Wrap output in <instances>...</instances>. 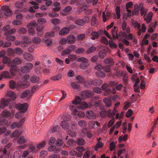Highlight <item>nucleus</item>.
Wrapping results in <instances>:
<instances>
[{
    "instance_id": "obj_10",
    "label": "nucleus",
    "mask_w": 158,
    "mask_h": 158,
    "mask_svg": "<svg viewBox=\"0 0 158 158\" xmlns=\"http://www.w3.org/2000/svg\"><path fill=\"white\" fill-rule=\"evenodd\" d=\"M117 27L114 26L111 30V34L112 37L114 40L118 39H119V35L117 33L118 30H117Z\"/></svg>"
},
{
    "instance_id": "obj_6",
    "label": "nucleus",
    "mask_w": 158,
    "mask_h": 158,
    "mask_svg": "<svg viewBox=\"0 0 158 158\" xmlns=\"http://www.w3.org/2000/svg\"><path fill=\"white\" fill-rule=\"evenodd\" d=\"M33 67V65L31 63L26 64L25 65L21 67L20 69V71L23 73H29Z\"/></svg>"
},
{
    "instance_id": "obj_49",
    "label": "nucleus",
    "mask_w": 158,
    "mask_h": 158,
    "mask_svg": "<svg viewBox=\"0 0 158 158\" xmlns=\"http://www.w3.org/2000/svg\"><path fill=\"white\" fill-rule=\"evenodd\" d=\"M72 9V7L70 6H67L65 7L63 10V11L64 13L66 14H69V12Z\"/></svg>"
},
{
    "instance_id": "obj_5",
    "label": "nucleus",
    "mask_w": 158,
    "mask_h": 158,
    "mask_svg": "<svg viewBox=\"0 0 158 158\" xmlns=\"http://www.w3.org/2000/svg\"><path fill=\"white\" fill-rule=\"evenodd\" d=\"M10 114L9 112L6 110H4L2 112V117L0 118V125H3L8 123V121L5 120L4 118L8 117Z\"/></svg>"
},
{
    "instance_id": "obj_50",
    "label": "nucleus",
    "mask_w": 158,
    "mask_h": 158,
    "mask_svg": "<svg viewBox=\"0 0 158 158\" xmlns=\"http://www.w3.org/2000/svg\"><path fill=\"white\" fill-rule=\"evenodd\" d=\"M28 152H36L37 150L35 149V146L32 145L31 144L29 148L28 149Z\"/></svg>"
},
{
    "instance_id": "obj_26",
    "label": "nucleus",
    "mask_w": 158,
    "mask_h": 158,
    "mask_svg": "<svg viewBox=\"0 0 158 158\" xmlns=\"http://www.w3.org/2000/svg\"><path fill=\"white\" fill-rule=\"evenodd\" d=\"M71 155L74 156H77V157H81L82 155V153H79L76 151L72 150L70 152Z\"/></svg>"
},
{
    "instance_id": "obj_21",
    "label": "nucleus",
    "mask_w": 158,
    "mask_h": 158,
    "mask_svg": "<svg viewBox=\"0 0 158 158\" xmlns=\"http://www.w3.org/2000/svg\"><path fill=\"white\" fill-rule=\"evenodd\" d=\"M24 59L28 61H30L33 60V56L31 55L28 53H25L23 54Z\"/></svg>"
},
{
    "instance_id": "obj_35",
    "label": "nucleus",
    "mask_w": 158,
    "mask_h": 158,
    "mask_svg": "<svg viewBox=\"0 0 158 158\" xmlns=\"http://www.w3.org/2000/svg\"><path fill=\"white\" fill-rule=\"evenodd\" d=\"M106 56V51L105 50H102L98 53V57H99L101 59H102Z\"/></svg>"
},
{
    "instance_id": "obj_60",
    "label": "nucleus",
    "mask_w": 158,
    "mask_h": 158,
    "mask_svg": "<svg viewBox=\"0 0 158 158\" xmlns=\"http://www.w3.org/2000/svg\"><path fill=\"white\" fill-rule=\"evenodd\" d=\"M71 52L69 48H68L64 50L62 52L61 54L62 56H64L70 53Z\"/></svg>"
},
{
    "instance_id": "obj_55",
    "label": "nucleus",
    "mask_w": 158,
    "mask_h": 158,
    "mask_svg": "<svg viewBox=\"0 0 158 158\" xmlns=\"http://www.w3.org/2000/svg\"><path fill=\"white\" fill-rule=\"evenodd\" d=\"M74 105H70L69 106V108L73 112H74L75 113H77V106L75 105V104Z\"/></svg>"
},
{
    "instance_id": "obj_11",
    "label": "nucleus",
    "mask_w": 158,
    "mask_h": 158,
    "mask_svg": "<svg viewBox=\"0 0 158 158\" xmlns=\"http://www.w3.org/2000/svg\"><path fill=\"white\" fill-rule=\"evenodd\" d=\"M70 31L69 27H64L62 28L59 32V35H65L68 34Z\"/></svg>"
},
{
    "instance_id": "obj_46",
    "label": "nucleus",
    "mask_w": 158,
    "mask_h": 158,
    "mask_svg": "<svg viewBox=\"0 0 158 158\" xmlns=\"http://www.w3.org/2000/svg\"><path fill=\"white\" fill-rule=\"evenodd\" d=\"M56 146L61 147L63 145L64 142L61 139H58L56 141Z\"/></svg>"
},
{
    "instance_id": "obj_29",
    "label": "nucleus",
    "mask_w": 158,
    "mask_h": 158,
    "mask_svg": "<svg viewBox=\"0 0 158 158\" xmlns=\"http://www.w3.org/2000/svg\"><path fill=\"white\" fill-rule=\"evenodd\" d=\"M60 125L62 128L65 130L68 129L69 127V124L65 121L61 122Z\"/></svg>"
},
{
    "instance_id": "obj_17",
    "label": "nucleus",
    "mask_w": 158,
    "mask_h": 158,
    "mask_svg": "<svg viewBox=\"0 0 158 158\" xmlns=\"http://www.w3.org/2000/svg\"><path fill=\"white\" fill-rule=\"evenodd\" d=\"M2 76L3 77L5 78L11 79L12 76L11 73H9L8 71H3L2 73Z\"/></svg>"
},
{
    "instance_id": "obj_19",
    "label": "nucleus",
    "mask_w": 158,
    "mask_h": 158,
    "mask_svg": "<svg viewBox=\"0 0 158 158\" xmlns=\"http://www.w3.org/2000/svg\"><path fill=\"white\" fill-rule=\"evenodd\" d=\"M68 43L70 44H73L74 43L76 40L75 37L73 35H69L67 37Z\"/></svg>"
},
{
    "instance_id": "obj_24",
    "label": "nucleus",
    "mask_w": 158,
    "mask_h": 158,
    "mask_svg": "<svg viewBox=\"0 0 158 158\" xmlns=\"http://www.w3.org/2000/svg\"><path fill=\"white\" fill-rule=\"evenodd\" d=\"M96 50V48L95 47L92 46L88 48L85 52V53L87 54H89L94 52Z\"/></svg>"
},
{
    "instance_id": "obj_8",
    "label": "nucleus",
    "mask_w": 158,
    "mask_h": 158,
    "mask_svg": "<svg viewBox=\"0 0 158 158\" xmlns=\"http://www.w3.org/2000/svg\"><path fill=\"white\" fill-rule=\"evenodd\" d=\"M12 100V99L11 100L9 98L6 99L2 98L1 100V104H0V109H3L5 107L8 106L9 103Z\"/></svg>"
},
{
    "instance_id": "obj_48",
    "label": "nucleus",
    "mask_w": 158,
    "mask_h": 158,
    "mask_svg": "<svg viewBox=\"0 0 158 158\" xmlns=\"http://www.w3.org/2000/svg\"><path fill=\"white\" fill-rule=\"evenodd\" d=\"M78 125L81 127H86L87 125L86 122L84 120H81L78 121Z\"/></svg>"
},
{
    "instance_id": "obj_52",
    "label": "nucleus",
    "mask_w": 158,
    "mask_h": 158,
    "mask_svg": "<svg viewBox=\"0 0 158 158\" xmlns=\"http://www.w3.org/2000/svg\"><path fill=\"white\" fill-rule=\"evenodd\" d=\"M96 15H95L92 17L91 22V25L92 26H94L96 23Z\"/></svg>"
},
{
    "instance_id": "obj_62",
    "label": "nucleus",
    "mask_w": 158,
    "mask_h": 158,
    "mask_svg": "<svg viewBox=\"0 0 158 158\" xmlns=\"http://www.w3.org/2000/svg\"><path fill=\"white\" fill-rule=\"evenodd\" d=\"M110 66L109 65H106L104 66H103L102 71L103 70L106 72L108 73L110 71Z\"/></svg>"
},
{
    "instance_id": "obj_28",
    "label": "nucleus",
    "mask_w": 158,
    "mask_h": 158,
    "mask_svg": "<svg viewBox=\"0 0 158 158\" xmlns=\"http://www.w3.org/2000/svg\"><path fill=\"white\" fill-rule=\"evenodd\" d=\"M89 64L88 62L81 63L80 65V68L82 69H86L89 66Z\"/></svg>"
},
{
    "instance_id": "obj_47",
    "label": "nucleus",
    "mask_w": 158,
    "mask_h": 158,
    "mask_svg": "<svg viewBox=\"0 0 158 158\" xmlns=\"http://www.w3.org/2000/svg\"><path fill=\"white\" fill-rule=\"evenodd\" d=\"M51 22L54 25H56L60 23V20L58 19L53 18L51 19Z\"/></svg>"
},
{
    "instance_id": "obj_1",
    "label": "nucleus",
    "mask_w": 158,
    "mask_h": 158,
    "mask_svg": "<svg viewBox=\"0 0 158 158\" xmlns=\"http://www.w3.org/2000/svg\"><path fill=\"white\" fill-rule=\"evenodd\" d=\"M21 63V59L17 57L14 58L8 62V66L10 67V73L12 76L16 74L15 71L17 69V66L20 64Z\"/></svg>"
},
{
    "instance_id": "obj_39",
    "label": "nucleus",
    "mask_w": 158,
    "mask_h": 158,
    "mask_svg": "<svg viewBox=\"0 0 158 158\" xmlns=\"http://www.w3.org/2000/svg\"><path fill=\"white\" fill-rule=\"evenodd\" d=\"M128 135L127 134H125L124 136L121 135L118 138V141L119 143H121L122 140L125 141L127 139Z\"/></svg>"
},
{
    "instance_id": "obj_64",
    "label": "nucleus",
    "mask_w": 158,
    "mask_h": 158,
    "mask_svg": "<svg viewBox=\"0 0 158 158\" xmlns=\"http://www.w3.org/2000/svg\"><path fill=\"white\" fill-rule=\"evenodd\" d=\"M82 131L83 133L86 134L89 138H90L92 137V135L90 132L87 131L86 129L83 130Z\"/></svg>"
},
{
    "instance_id": "obj_41",
    "label": "nucleus",
    "mask_w": 158,
    "mask_h": 158,
    "mask_svg": "<svg viewBox=\"0 0 158 158\" xmlns=\"http://www.w3.org/2000/svg\"><path fill=\"white\" fill-rule=\"evenodd\" d=\"M60 128L58 125H56L52 127L50 129L49 131L52 133H54L56 131H59Z\"/></svg>"
},
{
    "instance_id": "obj_37",
    "label": "nucleus",
    "mask_w": 158,
    "mask_h": 158,
    "mask_svg": "<svg viewBox=\"0 0 158 158\" xmlns=\"http://www.w3.org/2000/svg\"><path fill=\"white\" fill-rule=\"evenodd\" d=\"M10 88L12 89H14L16 87L17 84L15 81L13 80H10L9 82Z\"/></svg>"
},
{
    "instance_id": "obj_2",
    "label": "nucleus",
    "mask_w": 158,
    "mask_h": 158,
    "mask_svg": "<svg viewBox=\"0 0 158 158\" xmlns=\"http://www.w3.org/2000/svg\"><path fill=\"white\" fill-rule=\"evenodd\" d=\"M28 106V104L27 103H25L24 104L19 103L16 104L15 106V108L20 111L15 114V117L17 118H20L23 114L27 110Z\"/></svg>"
},
{
    "instance_id": "obj_12",
    "label": "nucleus",
    "mask_w": 158,
    "mask_h": 158,
    "mask_svg": "<svg viewBox=\"0 0 158 158\" xmlns=\"http://www.w3.org/2000/svg\"><path fill=\"white\" fill-rule=\"evenodd\" d=\"M89 127L92 129L98 127L100 126V124L97 122L91 121H90L89 123Z\"/></svg>"
},
{
    "instance_id": "obj_40",
    "label": "nucleus",
    "mask_w": 158,
    "mask_h": 158,
    "mask_svg": "<svg viewBox=\"0 0 158 158\" xmlns=\"http://www.w3.org/2000/svg\"><path fill=\"white\" fill-rule=\"evenodd\" d=\"M103 146V143L101 141L98 142L94 147V150L95 151L98 150V148H101Z\"/></svg>"
},
{
    "instance_id": "obj_3",
    "label": "nucleus",
    "mask_w": 158,
    "mask_h": 158,
    "mask_svg": "<svg viewBox=\"0 0 158 158\" xmlns=\"http://www.w3.org/2000/svg\"><path fill=\"white\" fill-rule=\"evenodd\" d=\"M93 92L87 91H84L81 93V97L77 96L73 102V104L78 105L80 103L82 99L85 100L86 98H91L93 96Z\"/></svg>"
},
{
    "instance_id": "obj_20",
    "label": "nucleus",
    "mask_w": 158,
    "mask_h": 158,
    "mask_svg": "<svg viewBox=\"0 0 158 158\" xmlns=\"http://www.w3.org/2000/svg\"><path fill=\"white\" fill-rule=\"evenodd\" d=\"M143 4H140L139 5V7L140 8V12L141 16H143L144 15V16H145L147 14L148 10L147 9L143 7H141V6H142Z\"/></svg>"
},
{
    "instance_id": "obj_57",
    "label": "nucleus",
    "mask_w": 158,
    "mask_h": 158,
    "mask_svg": "<svg viewBox=\"0 0 158 158\" xmlns=\"http://www.w3.org/2000/svg\"><path fill=\"white\" fill-rule=\"evenodd\" d=\"M103 68V66L101 64H99L96 65L94 68L96 70L102 71Z\"/></svg>"
},
{
    "instance_id": "obj_15",
    "label": "nucleus",
    "mask_w": 158,
    "mask_h": 158,
    "mask_svg": "<svg viewBox=\"0 0 158 158\" xmlns=\"http://www.w3.org/2000/svg\"><path fill=\"white\" fill-rule=\"evenodd\" d=\"M24 41L23 43L20 44V46L22 47H25L28 46V44H31V41L28 40V38L27 37H24Z\"/></svg>"
},
{
    "instance_id": "obj_56",
    "label": "nucleus",
    "mask_w": 158,
    "mask_h": 158,
    "mask_svg": "<svg viewBox=\"0 0 158 158\" xmlns=\"http://www.w3.org/2000/svg\"><path fill=\"white\" fill-rule=\"evenodd\" d=\"M115 11H116V13L117 15V19H119L120 17V7L119 6H118L116 7L115 9Z\"/></svg>"
},
{
    "instance_id": "obj_25",
    "label": "nucleus",
    "mask_w": 158,
    "mask_h": 158,
    "mask_svg": "<svg viewBox=\"0 0 158 158\" xmlns=\"http://www.w3.org/2000/svg\"><path fill=\"white\" fill-rule=\"evenodd\" d=\"M104 62L106 64H109L110 65H113L114 64L113 60L111 58H108L104 60Z\"/></svg>"
},
{
    "instance_id": "obj_27",
    "label": "nucleus",
    "mask_w": 158,
    "mask_h": 158,
    "mask_svg": "<svg viewBox=\"0 0 158 158\" xmlns=\"http://www.w3.org/2000/svg\"><path fill=\"white\" fill-rule=\"evenodd\" d=\"M39 77L36 75L32 76L30 78V81L32 83H36L39 81Z\"/></svg>"
},
{
    "instance_id": "obj_38",
    "label": "nucleus",
    "mask_w": 158,
    "mask_h": 158,
    "mask_svg": "<svg viewBox=\"0 0 158 158\" xmlns=\"http://www.w3.org/2000/svg\"><path fill=\"white\" fill-rule=\"evenodd\" d=\"M70 85L74 89H77L80 87L79 84L77 82H74L70 84Z\"/></svg>"
},
{
    "instance_id": "obj_63",
    "label": "nucleus",
    "mask_w": 158,
    "mask_h": 158,
    "mask_svg": "<svg viewBox=\"0 0 158 158\" xmlns=\"http://www.w3.org/2000/svg\"><path fill=\"white\" fill-rule=\"evenodd\" d=\"M67 143L71 146H73L75 143H76V142L73 140V139H69L67 142Z\"/></svg>"
},
{
    "instance_id": "obj_58",
    "label": "nucleus",
    "mask_w": 158,
    "mask_h": 158,
    "mask_svg": "<svg viewBox=\"0 0 158 158\" xmlns=\"http://www.w3.org/2000/svg\"><path fill=\"white\" fill-rule=\"evenodd\" d=\"M77 61L78 62H81V63L88 62V60L85 57H81L77 58Z\"/></svg>"
},
{
    "instance_id": "obj_30",
    "label": "nucleus",
    "mask_w": 158,
    "mask_h": 158,
    "mask_svg": "<svg viewBox=\"0 0 158 158\" xmlns=\"http://www.w3.org/2000/svg\"><path fill=\"white\" fill-rule=\"evenodd\" d=\"M12 145V143H9L7 145H6L3 148V153L4 154H6L7 152L9 151V149Z\"/></svg>"
},
{
    "instance_id": "obj_45",
    "label": "nucleus",
    "mask_w": 158,
    "mask_h": 158,
    "mask_svg": "<svg viewBox=\"0 0 158 158\" xmlns=\"http://www.w3.org/2000/svg\"><path fill=\"white\" fill-rule=\"evenodd\" d=\"M11 52L12 53L15 52L16 53L20 55L22 53L23 51L21 48L17 47L15 48V50H12Z\"/></svg>"
},
{
    "instance_id": "obj_31",
    "label": "nucleus",
    "mask_w": 158,
    "mask_h": 158,
    "mask_svg": "<svg viewBox=\"0 0 158 158\" xmlns=\"http://www.w3.org/2000/svg\"><path fill=\"white\" fill-rule=\"evenodd\" d=\"M39 6H38V4L34 5L30 7L28 10L31 13H35V10L38 9L39 8Z\"/></svg>"
},
{
    "instance_id": "obj_61",
    "label": "nucleus",
    "mask_w": 158,
    "mask_h": 158,
    "mask_svg": "<svg viewBox=\"0 0 158 158\" xmlns=\"http://www.w3.org/2000/svg\"><path fill=\"white\" fill-rule=\"evenodd\" d=\"M48 154V152L46 151H41L40 154V157L42 158H44Z\"/></svg>"
},
{
    "instance_id": "obj_22",
    "label": "nucleus",
    "mask_w": 158,
    "mask_h": 158,
    "mask_svg": "<svg viewBox=\"0 0 158 158\" xmlns=\"http://www.w3.org/2000/svg\"><path fill=\"white\" fill-rule=\"evenodd\" d=\"M152 15L153 13L150 12L148 13L147 17L144 18V19L147 23H149L152 20Z\"/></svg>"
},
{
    "instance_id": "obj_42",
    "label": "nucleus",
    "mask_w": 158,
    "mask_h": 158,
    "mask_svg": "<svg viewBox=\"0 0 158 158\" xmlns=\"http://www.w3.org/2000/svg\"><path fill=\"white\" fill-rule=\"evenodd\" d=\"M7 96L10 98H13V100H14L16 98V94H15L12 91H9L7 94Z\"/></svg>"
},
{
    "instance_id": "obj_54",
    "label": "nucleus",
    "mask_w": 158,
    "mask_h": 158,
    "mask_svg": "<svg viewBox=\"0 0 158 158\" xmlns=\"http://www.w3.org/2000/svg\"><path fill=\"white\" fill-rule=\"evenodd\" d=\"M62 75L60 74L52 77L51 79L54 81L59 80L61 78Z\"/></svg>"
},
{
    "instance_id": "obj_18",
    "label": "nucleus",
    "mask_w": 158,
    "mask_h": 158,
    "mask_svg": "<svg viewBox=\"0 0 158 158\" xmlns=\"http://www.w3.org/2000/svg\"><path fill=\"white\" fill-rule=\"evenodd\" d=\"M27 140L25 139L23 136H19L17 139V143L19 144H21L27 141Z\"/></svg>"
},
{
    "instance_id": "obj_51",
    "label": "nucleus",
    "mask_w": 158,
    "mask_h": 158,
    "mask_svg": "<svg viewBox=\"0 0 158 158\" xmlns=\"http://www.w3.org/2000/svg\"><path fill=\"white\" fill-rule=\"evenodd\" d=\"M46 144V143L45 141H43L42 142L38 144L37 145V148L38 149L42 148L45 147Z\"/></svg>"
},
{
    "instance_id": "obj_23",
    "label": "nucleus",
    "mask_w": 158,
    "mask_h": 158,
    "mask_svg": "<svg viewBox=\"0 0 158 158\" xmlns=\"http://www.w3.org/2000/svg\"><path fill=\"white\" fill-rule=\"evenodd\" d=\"M76 142V144L79 145H84L85 143V140L82 138H80L77 139Z\"/></svg>"
},
{
    "instance_id": "obj_34",
    "label": "nucleus",
    "mask_w": 158,
    "mask_h": 158,
    "mask_svg": "<svg viewBox=\"0 0 158 158\" xmlns=\"http://www.w3.org/2000/svg\"><path fill=\"white\" fill-rule=\"evenodd\" d=\"M11 44L10 42L6 41L5 43H3V42L2 41V43L0 44V46L2 47L3 48L5 47L7 48L10 47Z\"/></svg>"
},
{
    "instance_id": "obj_32",
    "label": "nucleus",
    "mask_w": 158,
    "mask_h": 158,
    "mask_svg": "<svg viewBox=\"0 0 158 158\" xmlns=\"http://www.w3.org/2000/svg\"><path fill=\"white\" fill-rule=\"evenodd\" d=\"M30 93V91L29 90H26L22 93L20 97L21 98H24L29 95Z\"/></svg>"
},
{
    "instance_id": "obj_13",
    "label": "nucleus",
    "mask_w": 158,
    "mask_h": 158,
    "mask_svg": "<svg viewBox=\"0 0 158 158\" xmlns=\"http://www.w3.org/2000/svg\"><path fill=\"white\" fill-rule=\"evenodd\" d=\"M86 116L89 119H94L95 118L96 115L92 111H88L86 112Z\"/></svg>"
},
{
    "instance_id": "obj_59",
    "label": "nucleus",
    "mask_w": 158,
    "mask_h": 158,
    "mask_svg": "<svg viewBox=\"0 0 158 158\" xmlns=\"http://www.w3.org/2000/svg\"><path fill=\"white\" fill-rule=\"evenodd\" d=\"M132 24L134 26L135 28H137L138 29H139L140 28V25L139 23L137 21H133L132 22Z\"/></svg>"
},
{
    "instance_id": "obj_33",
    "label": "nucleus",
    "mask_w": 158,
    "mask_h": 158,
    "mask_svg": "<svg viewBox=\"0 0 158 158\" xmlns=\"http://www.w3.org/2000/svg\"><path fill=\"white\" fill-rule=\"evenodd\" d=\"M75 23L78 25L82 26L86 23L85 21L83 19H79L75 22Z\"/></svg>"
},
{
    "instance_id": "obj_44",
    "label": "nucleus",
    "mask_w": 158,
    "mask_h": 158,
    "mask_svg": "<svg viewBox=\"0 0 158 158\" xmlns=\"http://www.w3.org/2000/svg\"><path fill=\"white\" fill-rule=\"evenodd\" d=\"M86 35L84 34H81L77 35V39L78 40H83L85 38Z\"/></svg>"
},
{
    "instance_id": "obj_7",
    "label": "nucleus",
    "mask_w": 158,
    "mask_h": 158,
    "mask_svg": "<svg viewBox=\"0 0 158 158\" xmlns=\"http://www.w3.org/2000/svg\"><path fill=\"white\" fill-rule=\"evenodd\" d=\"M109 87L108 83H105L102 85V88L104 91L103 94L105 96L109 95L111 92V89Z\"/></svg>"
},
{
    "instance_id": "obj_53",
    "label": "nucleus",
    "mask_w": 158,
    "mask_h": 158,
    "mask_svg": "<svg viewBox=\"0 0 158 158\" xmlns=\"http://www.w3.org/2000/svg\"><path fill=\"white\" fill-rule=\"evenodd\" d=\"M16 31V30L15 29H11L8 30L5 33V35H8L13 34L15 33Z\"/></svg>"
},
{
    "instance_id": "obj_9",
    "label": "nucleus",
    "mask_w": 158,
    "mask_h": 158,
    "mask_svg": "<svg viewBox=\"0 0 158 158\" xmlns=\"http://www.w3.org/2000/svg\"><path fill=\"white\" fill-rule=\"evenodd\" d=\"M2 10L4 11V14L5 16H9L12 15V12L11 11L8 6H4L1 8Z\"/></svg>"
},
{
    "instance_id": "obj_43",
    "label": "nucleus",
    "mask_w": 158,
    "mask_h": 158,
    "mask_svg": "<svg viewBox=\"0 0 158 158\" xmlns=\"http://www.w3.org/2000/svg\"><path fill=\"white\" fill-rule=\"evenodd\" d=\"M85 52V50L82 48L79 47L75 50V53L76 54H84Z\"/></svg>"
},
{
    "instance_id": "obj_4",
    "label": "nucleus",
    "mask_w": 158,
    "mask_h": 158,
    "mask_svg": "<svg viewBox=\"0 0 158 158\" xmlns=\"http://www.w3.org/2000/svg\"><path fill=\"white\" fill-rule=\"evenodd\" d=\"M81 103V105L84 109L90 108L93 105L97 107L100 106L101 105V101L100 100H98V101H93V102H89L88 103L85 101H83Z\"/></svg>"
},
{
    "instance_id": "obj_16",
    "label": "nucleus",
    "mask_w": 158,
    "mask_h": 158,
    "mask_svg": "<svg viewBox=\"0 0 158 158\" xmlns=\"http://www.w3.org/2000/svg\"><path fill=\"white\" fill-rule=\"evenodd\" d=\"M61 149L60 148L56 147L55 146H51L49 147L48 149V150L49 152L53 151L54 152L57 153L60 151Z\"/></svg>"
},
{
    "instance_id": "obj_36",
    "label": "nucleus",
    "mask_w": 158,
    "mask_h": 158,
    "mask_svg": "<svg viewBox=\"0 0 158 158\" xmlns=\"http://www.w3.org/2000/svg\"><path fill=\"white\" fill-rule=\"evenodd\" d=\"M103 102L105 103L106 107H109L111 106L112 104L111 102L108 98H105L103 99Z\"/></svg>"
},
{
    "instance_id": "obj_14",
    "label": "nucleus",
    "mask_w": 158,
    "mask_h": 158,
    "mask_svg": "<svg viewBox=\"0 0 158 158\" xmlns=\"http://www.w3.org/2000/svg\"><path fill=\"white\" fill-rule=\"evenodd\" d=\"M30 83L28 81H23L19 82V85L22 88H25L28 87L30 85Z\"/></svg>"
}]
</instances>
